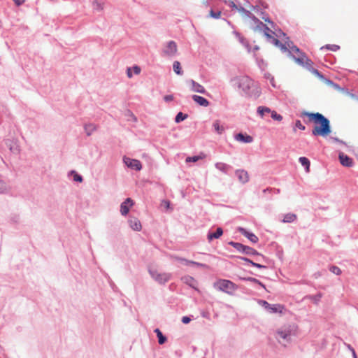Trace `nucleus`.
<instances>
[{
    "label": "nucleus",
    "instance_id": "6e6552de",
    "mask_svg": "<svg viewBox=\"0 0 358 358\" xmlns=\"http://www.w3.org/2000/svg\"><path fill=\"white\" fill-rule=\"evenodd\" d=\"M123 161L127 166L131 169L140 171L142 169V164L139 160L124 157Z\"/></svg>",
    "mask_w": 358,
    "mask_h": 358
},
{
    "label": "nucleus",
    "instance_id": "58836bf2",
    "mask_svg": "<svg viewBox=\"0 0 358 358\" xmlns=\"http://www.w3.org/2000/svg\"><path fill=\"white\" fill-rule=\"evenodd\" d=\"M247 280L250 281V282H255V283H257V284L260 285L262 287H265V286L259 280H258L256 278H248Z\"/></svg>",
    "mask_w": 358,
    "mask_h": 358
},
{
    "label": "nucleus",
    "instance_id": "473e14b6",
    "mask_svg": "<svg viewBox=\"0 0 358 358\" xmlns=\"http://www.w3.org/2000/svg\"><path fill=\"white\" fill-rule=\"evenodd\" d=\"M330 271L332 272L333 273L336 274V275H341V270L339 267L336 266H332L330 267L329 268Z\"/></svg>",
    "mask_w": 358,
    "mask_h": 358
},
{
    "label": "nucleus",
    "instance_id": "423d86ee",
    "mask_svg": "<svg viewBox=\"0 0 358 358\" xmlns=\"http://www.w3.org/2000/svg\"><path fill=\"white\" fill-rule=\"evenodd\" d=\"M230 245H231L235 249L238 251L243 252L247 255H257L258 252L253 248L244 245L239 243L230 242Z\"/></svg>",
    "mask_w": 358,
    "mask_h": 358
},
{
    "label": "nucleus",
    "instance_id": "37998d69",
    "mask_svg": "<svg viewBox=\"0 0 358 358\" xmlns=\"http://www.w3.org/2000/svg\"><path fill=\"white\" fill-rule=\"evenodd\" d=\"M224 2L228 3L231 8H236L235 3L232 0H224Z\"/></svg>",
    "mask_w": 358,
    "mask_h": 358
},
{
    "label": "nucleus",
    "instance_id": "412c9836",
    "mask_svg": "<svg viewBox=\"0 0 358 358\" xmlns=\"http://www.w3.org/2000/svg\"><path fill=\"white\" fill-rule=\"evenodd\" d=\"M257 113L260 115L262 118H263L266 115L270 114L271 110L266 106H259L257 108Z\"/></svg>",
    "mask_w": 358,
    "mask_h": 358
},
{
    "label": "nucleus",
    "instance_id": "2f4dec72",
    "mask_svg": "<svg viewBox=\"0 0 358 358\" xmlns=\"http://www.w3.org/2000/svg\"><path fill=\"white\" fill-rule=\"evenodd\" d=\"M270 114L271 117L275 120L280 122L282 120V116L280 114H278L277 112L275 110H271V112H270Z\"/></svg>",
    "mask_w": 358,
    "mask_h": 358
},
{
    "label": "nucleus",
    "instance_id": "4be33fe9",
    "mask_svg": "<svg viewBox=\"0 0 358 358\" xmlns=\"http://www.w3.org/2000/svg\"><path fill=\"white\" fill-rule=\"evenodd\" d=\"M299 162L302 166H305L306 172L310 171V161L305 157H301L299 158Z\"/></svg>",
    "mask_w": 358,
    "mask_h": 358
},
{
    "label": "nucleus",
    "instance_id": "9d476101",
    "mask_svg": "<svg viewBox=\"0 0 358 358\" xmlns=\"http://www.w3.org/2000/svg\"><path fill=\"white\" fill-rule=\"evenodd\" d=\"M178 48L176 42L171 41L165 46L163 53L166 56H173L176 54Z\"/></svg>",
    "mask_w": 358,
    "mask_h": 358
},
{
    "label": "nucleus",
    "instance_id": "7ed1b4c3",
    "mask_svg": "<svg viewBox=\"0 0 358 358\" xmlns=\"http://www.w3.org/2000/svg\"><path fill=\"white\" fill-rule=\"evenodd\" d=\"M213 286L216 289L231 295L237 289V285L236 284L225 279L217 280Z\"/></svg>",
    "mask_w": 358,
    "mask_h": 358
},
{
    "label": "nucleus",
    "instance_id": "a878e982",
    "mask_svg": "<svg viewBox=\"0 0 358 358\" xmlns=\"http://www.w3.org/2000/svg\"><path fill=\"white\" fill-rule=\"evenodd\" d=\"M173 69L176 74L181 75L182 73L180 63L178 61H175L173 62Z\"/></svg>",
    "mask_w": 358,
    "mask_h": 358
},
{
    "label": "nucleus",
    "instance_id": "ddd939ff",
    "mask_svg": "<svg viewBox=\"0 0 358 358\" xmlns=\"http://www.w3.org/2000/svg\"><path fill=\"white\" fill-rule=\"evenodd\" d=\"M238 231L243 235L245 236V237H247L252 243H256L258 242L259 241V238L258 237L252 234V233H250V232H248L245 229L242 228V227H240L238 229Z\"/></svg>",
    "mask_w": 358,
    "mask_h": 358
},
{
    "label": "nucleus",
    "instance_id": "3c124183",
    "mask_svg": "<svg viewBox=\"0 0 358 358\" xmlns=\"http://www.w3.org/2000/svg\"><path fill=\"white\" fill-rule=\"evenodd\" d=\"M127 76L131 78L132 77V73H131V68H128L127 70Z\"/></svg>",
    "mask_w": 358,
    "mask_h": 358
},
{
    "label": "nucleus",
    "instance_id": "e433bc0d",
    "mask_svg": "<svg viewBox=\"0 0 358 358\" xmlns=\"http://www.w3.org/2000/svg\"><path fill=\"white\" fill-rule=\"evenodd\" d=\"M189 264H192V265H196V266L203 268H209V266L204 264L198 263V262H193V261L189 262Z\"/></svg>",
    "mask_w": 358,
    "mask_h": 358
},
{
    "label": "nucleus",
    "instance_id": "2eb2a0df",
    "mask_svg": "<svg viewBox=\"0 0 358 358\" xmlns=\"http://www.w3.org/2000/svg\"><path fill=\"white\" fill-rule=\"evenodd\" d=\"M130 227L134 230L139 231L142 229L141 222L136 217H131L129 220Z\"/></svg>",
    "mask_w": 358,
    "mask_h": 358
},
{
    "label": "nucleus",
    "instance_id": "f704fd0d",
    "mask_svg": "<svg viewBox=\"0 0 358 358\" xmlns=\"http://www.w3.org/2000/svg\"><path fill=\"white\" fill-rule=\"evenodd\" d=\"M243 260L250 263L253 266H255V267H257V268H265V266H263V265H261L259 264H257V263H255L253 262L252 261L247 259V258H243Z\"/></svg>",
    "mask_w": 358,
    "mask_h": 358
},
{
    "label": "nucleus",
    "instance_id": "cd10ccee",
    "mask_svg": "<svg viewBox=\"0 0 358 358\" xmlns=\"http://www.w3.org/2000/svg\"><path fill=\"white\" fill-rule=\"evenodd\" d=\"M213 127H214V129L216 131V132L220 134H222L224 130V128L220 124L219 121H215L213 123Z\"/></svg>",
    "mask_w": 358,
    "mask_h": 358
},
{
    "label": "nucleus",
    "instance_id": "393cba45",
    "mask_svg": "<svg viewBox=\"0 0 358 358\" xmlns=\"http://www.w3.org/2000/svg\"><path fill=\"white\" fill-rule=\"evenodd\" d=\"M94 9L98 11H101L104 8V3L98 0H94L93 2Z\"/></svg>",
    "mask_w": 358,
    "mask_h": 358
},
{
    "label": "nucleus",
    "instance_id": "ea45409f",
    "mask_svg": "<svg viewBox=\"0 0 358 358\" xmlns=\"http://www.w3.org/2000/svg\"><path fill=\"white\" fill-rule=\"evenodd\" d=\"M259 304L264 306L266 310H268V308L270 306V304L267 301H264V300H260L259 301Z\"/></svg>",
    "mask_w": 358,
    "mask_h": 358
},
{
    "label": "nucleus",
    "instance_id": "5701e85b",
    "mask_svg": "<svg viewBox=\"0 0 358 358\" xmlns=\"http://www.w3.org/2000/svg\"><path fill=\"white\" fill-rule=\"evenodd\" d=\"M155 332L158 338V342L160 345L164 344L166 341V338L162 334L159 329H155Z\"/></svg>",
    "mask_w": 358,
    "mask_h": 358
},
{
    "label": "nucleus",
    "instance_id": "a211bd4d",
    "mask_svg": "<svg viewBox=\"0 0 358 358\" xmlns=\"http://www.w3.org/2000/svg\"><path fill=\"white\" fill-rule=\"evenodd\" d=\"M235 138L236 141L243 142V143H251L253 141V138L252 136L249 135H244L241 133L238 134L236 135Z\"/></svg>",
    "mask_w": 358,
    "mask_h": 358
},
{
    "label": "nucleus",
    "instance_id": "72a5a7b5",
    "mask_svg": "<svg viewBox=\"0 0 358 358\" xmlns=\"http://www.w3.org/2000/svg\"><path fill=\"white\" fill-rule=\"evenodd\" d=\"M215 166L217 169L222 171H226L228 169V166L224 163H217Z\"/></svg>",
    "mask_w": 358,
    "mask_h": 358
},
{
    "label": "nucleus",
    "instance_id": "49530a36",
    "mask_svg": "<svg viewBox=\"0 0 358 358\" xmlns=\"http://www.w3.org/2000/svg\"><path fill=\"white\" fill-rule=\"evenodd\" d=\"M15 5L19 6H21L22 5L24 2H25V0H13Z\"/></svg>",
    "mask_w": 358,
    "mask_h": 358
},
{
    "label": "nucleus",
    "instance_id": "8fccbe9b",
    "mask_svg": "<svg viewBox=\"0 0 358 358\" xmlns=\"http://www.w3.org/2000/svg\"><path fill=\"white\" fill-rule=\"evenodd\" d=\"M162 205L165 206L166 208H169L170 202L167 200H164L162 201Z\"/></svg>",
    "mask_w": 358,
    "mask_h": 358
},
{
    "label": "nucleus",
    "instance_id": "f8f14e48",
    "mask_svg": "<svg viewBox=\"0 0 358 358\" xmlns=\"http://www.w3.org/2000/svg\"><path fill=\"white\" fill-rule=\"evenodd\" d=\"M339 160L341 164L346 167H351L353 165V160L348 155L341 152L339 154Z\"/></svg>",
    "mask_w": 358,
    "mask_h": 358
},
{
    "label": "nucleus",
    "instance_id": "4468645a",
    "mask_svg": "<svg viewBox=\"0 0 358 358\" xmlns=\"http://www.w3.org/2000/svg\"><path fill=\"white\" fill-rule=\"evenodd\" d=\"M238 180L242 183H245L249 180L248 173L245 170H237L236 171Z\"/></svg>",
    "mask_w": 358,
    "mask_h": 358
},
{
    "label": "nucleus",
    "instance_id": "f3484780",
    "mask_svg": "<svg viewBox=\"0 0 358 358\" xmlns=\"http://www.w3.org/2000/svg\"><path fill=\"white\" fill-rule=\"evenodd\" d=\"M190 83L192 85L191 89L193 92L201 93V94L206 93V90L201 85L196 83L193 80H190Z\"/></svg>",
    "mask_w": 358,
    "mask_h": 358
},
{
    "label": "nucleus",
    "instance_id": "dca6fc26",
    "mask_svg": "<svg viewBox=\"0 0 358 358\" xmlns=\"http://www.w3.org/2000/svg\"><path fill=\"white\" fill-rule=\"evenodd\" d=\"M192 99L199 106L207 107L209 105V101L204 97L199 95H193Z\"/></svg>",
    "mask_w": 358,
    "mask_h": 358
},
{
    "label": "nucleus",
    "instance_id": "603ef678",
    "mask_svg": "<svg viewBox=\"0 0 358 358\" xmlns=\"http://www.w3.org/2000/svg\"><path fill=\"white\" fill-rule=\"evenodd\" d=\"M313 71V73L314 74H315V75H317V76H319V75H320L319 71H318L317 70H316V69H313V71Z\"/></svg>",
    "mask_w": 358,
    "mask_h": 358
},
{
    "label": "nucleus",
    "instance_id": "1a4fd4ad",
    "mask_svg": "<svg viewBox=\"0 0 358 358\" xmlns=\"http://www.w3.org/2000/svg\"><path fill=\"white\" fill-rule=\"evenodd\" d=\"M277 335L278 342L283 345H285L284 341L288 342L290 340V330L288 329H278Z\"/></svg>",
    "mask_w": 358,
    "mask_h": 358
},
{
    "label": "nucleus",
    "instance_id": "c85d7f7f",
    "mask_svg": "<svg viewBox=\"0 0 358 358\" xmlns=\"http://www.w3.org/2000/svg\"><path fill=\"white\" fill-rule=\"evenodd\" d=\"M340 47L337 45H326L325 46H323L321 48V50L327 49L333 52H336L338 50Z\"/></svg>",
    "mask_w": 358,
    "mask_h": 358
},
{
    "label": "nucleus",
    "instance_id": "0eeeda50",
    "mask_svg": "<svg viewBox=\"0 0 358 358\" xmlns=\"http://www.w3.org/2000/svg\"><path fill=\"white\" fill-rule=\"evenodd\" d=\"M152 277L159 283H165L171 278V274L167 273H158L156 271H150Z\"/></svg>",
    "mask_w": 358,
    "mask_h": 358
},
{
    "label": "nucleus",
    "instance_id": "6ab92c4d",
    "mask_svg": "<svg viewBox=\"0 0 358 358\" xmlns=\"http://www.w3.org/2000/svg\"><path fill=\"white\" fill-rule=\"evenodd\" d=\"M267 310L268 312H270L271 313H279L282 314L284 310V306L280 304H274V305L270 304Z\"/></svg>",
    "mask_w": 358,
    "mask_h": 358
},
{
    "label": "nucleus",
    "instance_id": "a18cd8bd",
    "mask_svg": "<svg viewBox=\"0 0 358 358\" xmlns=\"http://www.w3.org/2000/svg\"><path fill=\"white\" fill-rule=\"evenodd\" d=\"M133 70L135 74L138 75L141 73V68L138 66H134Z\"/></svg>",
    "mask_w": 358,
    "mask_h": 358
},
{
    "label": "nucleus",
    "instance_id": "c9c22d12",
    "mask_svg": "<svg viewBox=\"0 0 358 358\" xmlns=\"http://www.w3.org/2000/svg\"><path fill=\"white\" fill-rule=\"evenodd\" d=\"M220 15H221V12L220 11L215 12L213 10H211L210 11V16L213 17V18L217 19V18H219L220 17Z\"/></svg>",
    "mask_w": 358,
    "mask_h": 358
},
{
    "label": "nucleus",
    "instance_id": "20e7f679",
    "mask_svg": "<svg viewBox=\"0 0 358 358\" xmlns=\"http://www.w3.org/2000/svg\"><path fill=\"white\" fill-rule=\"evenodd\" d=\"M247 23L248 26L255 31H262L264 32V36L268 38H271V36L270 34L272 32L269 28H268L266 24H264L262 22H261L257 17L252 16L250 17L248 19Z\"/></svg>",
    "mask_w": 358,
    "mask_h": 358
},
{
    "label": "nucleus",
    "instance_id": "c756f323",
    "mask_svg": "<svg viewBox=\"0 0 358 358\" xmlns=\"http://www.w3.org/2000/svg\"><path fill=\"white\" fill-rule=\"evenodd\" d=\"M85 129L87 135L89 136L96 129V126L93 124H86L85 127Z\"/></svg>",
    "mask_w": 358,
    "mask_h": 358
},
{
    "label": "nucleus",
    "instance_id": "c03bdc74",
    "mask_svg": "<svg viewBox=\"0 0 358 358\" xmlns=\"http://www.w3.org/2000/svg\"><path fill=\"white\" fill-rule=\"evenodd\" d=\"M164 99L165 101L166 102H169V101H171L173 100V95H166L164 97Z\"/></svg>",
    "mask_w": 358,
    "mask_h": 358
},
{
    "label": "nucleus",
    "instance_id": "f03ea898",
    "mask_svg": "<svg viewBox=\"0 0 358 358\" xmlns=\"http://www.w3.org/2000/svg\"><path fill=\"white\" fill-rule=\"evenodd\" d=\"M238 87L248 97L257 98L261 94L259 86L249 77L243 76L238 79Z\"/></svg>",
    "mask_w": 358,
    "mask_h": 358
},
{
    "label": "nucleus",
    "instance_id": "aec40b11",
    "mask_svg": "<svg viewBox=\"0 0 358 358\" xmlns=\"http://www.w3.org/2000/svg\"><path fill=\"white\" fill-rule=\"evenodd\" d=\"M223 234L222 228L218 227L215 233L208 234V240L211 241L213 238H219Z\"/></svg>",
    "mask_w": 358,
    "mask_h": 358
},
{
    "label": "nucleus",
    "instance_id": "09e8293b",
    "mask_svg": "<svg viewBox=\"0 0 358 358\" xmlns=\"http://www.w3.org/2000/svg\"><path fill=\"white\" fill-rule=\"evenodd\" d=\"M74 180L76 181H78V182H82L83 181V178L80 176L78 175V174H75L74 176Z\"/></svg>",
    "mask_w": 358,
    "mask_h": 358
},
{
    "label": "nucleus",
    "instance_id": "bb28decb",
    "mask_svg": "<svg viewBox=\"0 0 358 358\" xmlns=\"http://www.w3.org/2000/svg\"><path fill=\"white\" fill-rule=\"evenodd\" d=\"M205 157L204 155H199V156H194V157H188L186 158L185 162H196L199 159H202Z\"/></svg>",
    "mask_w": 358,
    "mask_h": 358
},
{
    "label": "nucleus",
    "instance_id": "b1692460",
    "mask_svg": "<svg viewBox=\"0 0 358 358\" xmlns=\"http://www.w3.org/2000/svg\"><path fill=\"white\" fill-rule=\"evenodd\" d=\"M296 219V215L294 213H287L286 214L282 220L283 222H292Z\"/></svg>",
    "mask_w": 358,
    "mask_h": 358
},
{
    "label": "nucleus",
    "instance_id": "9b49d317",
    "mask_svg": "<svg viewBox=\"0 0 358 358\" xmlns=\"http://www.w3.org/2000/svg\"><path fill=\"white\" fill-rule=\"evenodd\" d=\"M134 205V202L131 199L127 198L120 205V213L122 215L125 216L129 212V208Z\"/></svg>",
    "mask_w": 358,
    "mask_h": 358
},
{
    "label": "nucleus",
    "instance_id": "79ce46f5",
    "mask_svg": "<svg viewBox=\"0 0 358 358\" xmlns=\"http://www.w3.org/2000/svg\"><path fill=\"white\" fill-rule=\"evenodd\" d=\"M6 189V184L2 181L0 180V193L3 192Z\"/></svg>",
    "mask_w": 358,
    "mask_h": 358
},
{
    "label": "nucleus",
    "instance_id": "a19ab883",
    "mask_svg": "<svg viewBox=\"0 0 358 358\" xmlns=\"http://www.w3.org/2000/svg\"><path fill=\"white\" fill-rule=\"evenodd\" d=\"M295 126L296 127L299 128V129L301 130H304L305 129V126H303L302 124V123L301 122L300 120H297L296 122H295Z\"/></svg>",
    "mask_w": 358,
    "mask_h": 358
},
{
    "label": "nucleus",
    "instance_id": "de8ad7c7",
    "mask_svg": "<svg viewBox=\"0 0 358 358\" xmlns=\"http://www.w3.org/2000/svg\"><path fill=\"white\" fill-rule=\"evenodd\" d=\"M190 320H191L190 318L189 317H187V316H184L182 318V322L184 324H188L190 322Z\"/></svg>",
    "mask_w": 358,
    "mask_h": 358
},
{
    "label": "nucleus",
    "instance_id": "f257e3e1",
    "mask_svg": "<svg viewBox=\"0 0 358 358\" xmlns=\"http://www.w3.org/2000/svg\"><path fill=\"white\" fill-rule=\"evenodd\" d=\"M301 115L308 117V120L315 124V127L312 130L313 136L326 137L331 134L330 122L321 113L303 112Z\"/></svg>",
    "mask_w": 358,
    "mask_h": 358
},
{
    "label": "nucleus",
    "instance_id": "4c0bfd02",
    "mask_svg": "<svg viewBox=\"0 0 358 358\" xmlns=\"http://www.w3.org/2000/svg\"><path fill=\"white\" fill-rule=\"evenodd\" d=\"M173 259L176 260V261H178V262H182V263H185L186 264H189V260H187L185 259H183V258H180V257H172Z\"/></svg>",
    "mask_w": 358,
    "mask_h": 358
},
{
    "label": "nucleus",
    "instance_id": "39448f33",
    "mask_svg": "<svg viewBox=\"0 0 358 358\" xmlns=\"http://www.w3.org/2000/svg\"><path fill=\"white\" fill-rule=\"evenodd\" d=\"M292 51L298 53V57H294V59L297 64L307 68H310L312 66V61L309 59L306 55L301 53L297 47L292 48Z\"/></svg>",
    "mask_w": 358,
    "mask_h": 358
},
{
    "label": "nucleus",
    "instance_id": "7c9ffc66",
    "mask_svg": "<svg viewBox=\"0 0 358 358\" xmlns=\"http://www.w3.org/2000/svg\"><path fill=\"white\" fill-rule=\"evenodd\" d=\"M187 117V115L183 114L182 112H180L177 114L175 121L177 123L185 120Z\"/></svg>",
    "mask_w": 358,
    "mask_h": 358
}]
</instances>
